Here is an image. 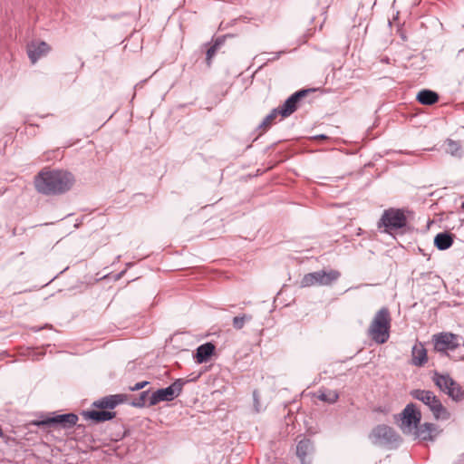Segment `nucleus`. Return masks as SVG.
<instances>
[{
	"label": "nucleus",
	"mask_w": 464,
	"mask_h": 464,
	"mask_svg": "<svg viewBox=\"0 0 464 464\" xmlns=\"http://www.w3.org/2000/svg\"><path fill=\"white\" fill-rule=\"evenodd\" d=\"M412 398L420 401L429 407L433 416L437 420H448L450 413L447 409L441 404L437 396L430 391L426 390H413L411 392Z\"/></svg>",
	"instance_id": "3"
},
{
	"label": "nucleus",
	"mask_w": 464,
	"mask_h": 464,
	"mask_svg": "<svg viewBox=\"0 0 464 464\" xmlns=\"http://www.w3.org/2000/svg\"><path fill=\"white\" fill-rule=\"evenodd\" d=\"M123 401L121 394L106 396L93 402V406L101 409H113Z\"/></svg>",
	"instance_id": "15"
},
{
	"label": "nucleus",
	"mask_w": 464,
	"mask_h": 464,
	"mask_svg": "<svg viewBox=\"0 0 464 464\" xmlns=\"http://www.w3.org/2000/svg\"><path fill=\"white\" fill-rule=\"evenodd\" d=\"M417 100L421 104L431 105L438 102L439 95L430 90H422L417 94Z\"/></svg>",
	"instance_id": "21"
},
{
	"label": "nucleus",
	"mask_w": 464,
	"mask_h": 464,
	"mask_svg": "<svg viewBox=\"0 0 464 464\" xmlns=\"http://www.w3.org/2000/svg\"><path fill=\"white\" fill-rule=\"evenodd\" d=\"M215 351V346L211 343H204L198 347L195 359L197 362L202 363L208 360V358L213 354Z\"/></svg>",
	"instance_id": "17"
},
{
	"label": "nucleus",
	"mask_w": 464,
	"mask_h": 464,
	"mask_svg": "<svg viewBox=\"0 0 464 464\" xmlns=\"http://www.w3.org/2000/svg\"><path fill=\"white\" fill-rule=\"evenodd\" d=\"M369 438L374 445L388 446L396 444L399 441V436L392 428L386 425H378L369 435Z\"/></svg>",
	"instance_id": "6"
},
{
	"label": "nucleus",
	"mask_w": 464,
	"mask_h": 464,
	"mask_svg": "<svg viewBox=\"0 0 464 464\" xmlns=\"http://www.w3.org/2000/svg\"><path fill=\"white\" fill-rule=\"evenodd\" d=\"M447 152L452 156H459L460 151V145L452 140H448L447 142Z\"/></svg>",
	"instance_id": "25"
},
{
	"label": "nucleus",
	"mask_w": 464,
	"mask_h": 464,
	"mask_svg": "<svg viewBox=\"0 0 464 464\" xmlns=\"http://www.w3.org/2000/svg\"><path fill=\"white\" fill-rule=\"evenodd\" d=\"M314 452V446L310 440H302L296 446V455L301 460L302 464H311L312 454Z\"/></svg>",
	"instance_id": "14"
},
{
	"label": "nucleus",
	"mask_w": 464,
	"mask_h": 464,
	"mask_svg": "<svg viewBox=\"0 0 464 464\" xmlns=\"http://www.w3.org/2000/svg\"><path fill=\"white\" fill-rule=\"evenodd\" d=\"M253 399H254L255 410H256V412H259L262 410V407H261V405L259 403L258 394H257V392L256 391L253 392Z\"/></svg>",
	"instance_id": "28"
},
{
	"label": "nucleus",
	"mask_w": 464,
	"mask_h": 464,
	"mask_svg": "<svg viewBox=\"0 0 464 464\" xmlns=\"http://www.w3.org/2000/svg\"><path fill=\"white\" fill-rule=\"evenodd\" d=\"M252 319L251 315L243 314L241 316H235L233 318V327L237 330H240L244 327L246 322H248Z\"/></svg>",
	"instance_id": "24"
},
{
	"label": "nucleus",
	"mask_w": 464,
	"mask_h": 464,
	"mask_svg": "<svg viewBox=\"0 0 464 464\" xmlns=\"http://www.w3.org/2000/svg\"><path fill=\"white\" fill-rule=\"evenodd\" d=\"M51 48L45 42L33 41L27 45V54L33 63L46 55Z\"/></svg>",
	"instance_id": "12"
},
{
	"label": "nucleus",
	"mask_w": 464,
	"mask_h": 464,
	"mask_svg": "<svg viewBox=\"0 0 464 464\" xmlns=\"http://www.w3.org/2000/svg\"><path fill=\"white\" fill-rule=\"evenodd\" d=\"M420 411L415 407L413 403H410L401 412V429L405 434H411L420 424Z\"/></svg>",
	"instance_id": "7"
},
{
	"label": "nucleus",
	"mask_w": 464,
	"mask_h": 464,
	"mask_svg": "<svg viewBox=\"0 0 464 464\" xmlns=\"http://www.w3.org/2000/svg\"><path fill=\"white\" fill-rule=\"evenodd\" d=\"M461 208L464 209V202L461 204Z\"/></svg>",
	"instance_id": "31"
},
{
	"label": "nucleus",
	"mask_w": 464,
	"mask_h": 464,
	"mask_svg": "<svg viewBox=\"0 0 464 464\" xmlns=\"http://www.w3.org/2000/svg\"><path fill=\"white\" fill-rule=\"evenodd\" d=\"M308 90H301L291 95L279 109L280 115L285 118L291 115L296 110V104L308 93Z\"/></svg>",
	"instance_id": "13"
},
{
	"label": "nucleus",
	"mask_w": 464,
	"mask_h": 464,
	"mask_svg": "<svg viewBox=\"0 0 464 464\" xmlns=\"http://www.w3.org/2000/svg\"><path fill=\"white\" fill-rule=\"evenodd\" d=\"M432 381L441 392H445L450 397L457 399L460 396L459 386L449 374H440L435 372L432 376Z\"/></svg>",
	"instance_id": "10"
},
{
	"label": "nucleus",
	"mask_w": 464,
	"mask_h": 464,
	"mask_svg": "<svg viewBox=\"0 0 464 464\" xmlns=\"http://www.w3.org/2000/svg\"><path fill=\"white\" fill-rule=\"evenodd\" d=\"M88 419H91L96 422H102L105 420H111L115 416V412L108 411H91L85 413Z\"/></svg>",
	"instance_id": "19"
},
{
	"label": "nucleus",
	"mask_w": 464,
	"mask_h": 464,
	"mask_svg": "<svg viewBox=\"0 0 464 464\" xmlns=\"http://www.w3.org/2000/svg\"><path fill=\"white\" fill-rule=\"evenodd\" d=\"M77 420L78 416L76 414L67 413L46 418L45 420L37 421L35 424L37 426H51L58 424L64 429H69L74 426Z\"/></svg>",
	"instance_id": "11"
},
{
	"label": "nucleus",
	"mask_w": 464,
	"mask_h": 464,
	"mask_svg": "<svg viewBox=\"0 0 464 464\" xmlns=\"http://www.w3.org/2000/svg\"><path fill=\"white\" fill-rule=\"evenodd\" d=\"M406 217L400 209L390 208L385 210L380 222L379 227H384V231L398 229L405 227Z\"/></svg>",
	"instance_id": "8"
},
{
	"label": "nucleus",
	"mask_w": 464,
	"mask_h": 464,
	"mask_svg": "<svg viewBox=\"0 0 464 464\" xmlns=\"http://www.w3.org/2000/svg\"><path fill=\"white\" fill-rule=\"evenodd\" d=\"M434 430V425L430 423H424L420 427L417 426L416 430L411 435H414L416 438L421 439L423 440H431L432 435L431 432Z\"/></svg>",
	"instance_id": "20"
},
{
	"label": "nucleus",
	"mask_w": 464,
	"mask_h": 464,
	"mask_svg": "<svg viewBox=\"0 0 464 464\" xmlns=\"http://www.w3.org/2000/svg\"><path fill=\"white\" fill-rule=\"evenodd\" d=\"M341 274L337 270H320L313 273H308L303 276L300 281L301 287L311 286H328L334 282L337 281Z\"/></svg>",
	"instance_id": "4"
},
{
	"label": "nucleus",
	"mask_w": 464,
	"mask_h": 464,
	"mask_svg": "<svg viewBox=\"0 0 464 464\" xmlns=\"http://www.w3.org/2000/svg\"><path fill=\"white\" fill-rule=\"evenodd\" d=\"M188 381L184 379H177L172 384L167 388L159 389L154 392L149 399V405L154 406L160 401H170L179 396L184 384Z\"/></svg>",
	"instance_id": "5"
},
{
	"label": "nucleus",
	"mask_w": 464,
	"mask_h": 464,
	"mask_svg": "<svg viewBox=\"0 0 464 464\" xmlns=\"http://www.w3.org/2000/svg\"><path fill=\"white\" fill-rule=\"evenodd\" d=\"M3 436V431H2V429L0 428V437Z\"/></svg>",
	"instance_id": "30"
},
{
	"label": "nucleus",
	"mask_w": 464,
	"mask_h": 464,
	"mask_svg": "<svg viewBox=\"0 0 464 464\" xmlns=\"http://www.w3.org/2000/svg\"><path fill=\"white\" fill-rule=\"evenodd\" d=\"M149 384L148 382L144 381V382H137L134 386L130 387V391H139V390H141L143 389L145 386H147Z\"/></svg>",
	"instance_id": "29"
},
{
	"label": "nucleus",
	"mask_w": 464,
	"mask_h": 464,
	"mask_svg": "<svg viewBox=\"0 0 464 464\" xmlns=\"http://www.w3.org/2000/svg\"><path fill=\"white\" fill-rule=\"evenodd\" d=\"M317 398L320 401H325V402H328V403H334L338 400L339 395H338L336 391H333V390H320L318 392Z\"/></svg>",
	"instance_id": "22"
},
{
	"label": "nucleus",
	"mask_w": 464,
	"mask_h": 464,
	"mask_svg": "<svg viewBox=\"0 0 464 464\" xmlns=\"http://www.w3.org/2000/svg\"><path fill=\"white\" fill-rule=\"evenodd\" d=\"M280 115L279 109H274L259 124L258 128L264 132L270 128L276 117Z\"/></svg>",
	"instance_id": "23"
},
{
	"label": "nucleus",
	"mask_w": 464,
	"mask_h": 464,
	"mask_svg": "<svg viewBox=\"0 0 464 464\" xmlns=\"http://www.w3.org/2000/svg\"><path fill=\"white\" fill-rule=\"evenodd\" d=\"M454 235L450 232H442L436 235L434 237V246L439 250L449 249L454 241Z\"/></svg>",
	"instance_id": "16"
},
{
	"label": "nucleus",
	"mask_w": 464,
	"mask_h": 464,
	"mask_svg": "<svg viewBox=\"0 0 464 464\" xmlns=\"http://www.w3.org/2000/svg\"><path fill=\"white\" fill-rule=\"evenodd\" d=\"M73 175L66 170L44 169L34 179L35 188L44 195H61L74 185Z\"/></svg>",
	"instance_id": "1"
},
{
	"label": "nucleus",
	"mask_w": 464,
	"mask_h": 464,
	"mask_svg": "<svg viewBox=\"0 0 464 464\" xmlns=\"http://www.w3.org/2000/svg\"><path fill=\"white\" fill-rule=\"evenodd\" d=\"M412 363L416 366H421L427 362V352L421 343L415 344L412 347Z\"/></svg>",
	"instance_id": "18"
},
{
	"label": "nucleus",
	"mask_w": 464,
	"mask_h": 464,
	"mask_svg": "<svg viewBox=\"0 0 464 464\" xmlns=\"http://www.w3.org/2000/svg\"><path fill=\"white\" fill-rule=\"evenodd\" d=\"M218 50V44H214L213 46H211L208 51H207V62H208V64L209 65L210 64V61L212 59V57L215 55L216 52Z\"/></svg>",
	"instance_id": "27"
},
{
	"label": "nucleus",
	"mask_w": 464,
	"mask_h": 464,
	"mask_svg": "<svg viewBox=\"0 0 464 464\" xmlns=\"http://www.w3.org/2000/svg\"><path fill=\"white\" fill-rule=\"evenodd\" d=\"M435 349L440 353L455 352L460 348V337L451 333H443L434 336Z\"/></svg>",
	"instance_id": "9"
},
{
	"label": "nucleus",
	"mask_w": 464,
	"mask_h": 464,
	"mask_svg": "<svg viewBox=\"0 0 464 464\" xmlns=\"http://www.w3.org/2000/svg\"><path fill=\"white\" fill-rule=\"evenodd\" d=\"M149 395V392H142L138 401L133 402L136 407H143L146 403V397Z\"/></svg>",
	"instance_id": "26"
},
{
	"label": "nucleus",
	"mask_w": 464,
	"mask_h": 464,
	"mask_svg": "<svg viewBox=\"0 0 464 464\" xmlns=\"http://www.w3.org/2000/svg\"><path fill=\"white\" fill-rule=\"evenodd\" d=\"M391 314L387 307L381 308L374 315L368 329V335L375 343L382 344L390 337Z\"/></svg>",
	"instance_id": "2"
}]
</instances>
